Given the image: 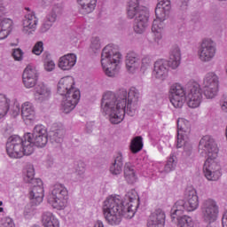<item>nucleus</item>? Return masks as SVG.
<instances>
[{"label":"nucleus","instance_id":"1","mask_svg":"<svg viewBox=\"0 0 227 227\" xmlns=\"http://www.w3.org/2000/svg\"><path fill=\"white\" fill-rule=\"evenodd\" d=\"M139 96L140 94L135 87L130 88L127 104V91L125 90L121 91V96L118 98L114 92L107 91L103 95L101 110L109 115V121L112 124L118 125L124 120L125 114L130 117L135 115Z\"/></svg>","mask_w":227,"mask_h":227},{"label":"nucleus","instance_id":"2","mask_svg":"<svg viewBox=\"0 0 227 227\" xmlns=\"http://www.w3.org/2000/svg\"><path fill=\"white\" fill-rule=\"evenodd\" d=\"M139 197L135 190L128 192L124 200L120 195H110L103 202L102 212L106 222L111 225H118L121 217L132 218L138 207Z\"/></svg>","mask_w":227,"mask_h":227},{"label":"nucleus","instance_id":"3","mask_svg":"<svg viewBox=\"0 0 227 227\" xmlns=\"http://www.w3.org/2000/svg\"><path fill=\"white\" fill-rule=\"evenodd\" d=\"M199 152L207 155L203 164V173L208 181H217L222 176L221 165L215 160L218 157L219 148L210 136H204L199 143Z\"/></svg>","mask_w":227,"mask_h":227},{"label":"nucleus","instance_id":"4","mask_svg":"<svg viewBox=\"0 0 227 227\" xmlns=\"http://www.w3.org/2000/svg\"><path fill=\"white\" fill-rule=\"evenodd\" d=\"M58 93L64 97L61 103L63 113L70 114L81 99V91L75 88L74 78L73 76L62 77L58 82Z\"/></svg>","mask_w":227,"mask_h":227},{"label":"nucleus","instance_id":"5","mask_svg":"<svg viewBox=\"0 0 227 227\" xmlns=\"http://www.w3.org/2000/svg\"><path fill=\"white\" fill-rule=\"evenodd\" d=\"M34 152L31 133L25 134L23 138L19 136L10 137L6 143V153L12 159H21L33 154Z\"/></svg>","mask_w":227,"mask_h":227},{"label":"nucleus","instance_id":"6","mask_svg":"<svg viewBox=\"0 0 227 227\" xmlns=\"http://www.w3.org/2000/svg\"><path fill=\"white\" fill-rule=\"evenodd\" d=\"M127 15L129 19H135L134 31L137 34H143L147 26L149 20V12L146 7H140L139 0H130L129 2Z\"/></svg>","mask_w":227,"mask_h":227},{"label":"nucleus","instance_id":"7","mask_svg":"<svg viewBox=\"0 0 227 227\" xmlns=\"http://www.w3.org/2000/svg\"><path fill=\"white\" fill-rule=\"evenodd\" d=\"M171 10L170 0H159L155 10L156 20L153 23L152 31L154 34V40L159 43L162 39L164 32V21Z\"/></svg>","mask_w":227,"mask_h":227},{"label":"nucleus","instance_id":"8","mask_svg":"<svg viewBox=\"0 0 227 227\" xmlns=\"http://www.w3.org/2000/svg\"><path fill=\"white\" fill-rule=\"evenodd\" d=\"M182 54L178 46H174L171 49L168 61L159 59L154 64V74L157 78L164 79L168 73V65L172 69L177 68L181 64Z\"/></svg>","mask_w":227,"mask_h":227},{"label":"nucleus","instance_id":"9","mask_svg":"<svg viewBox=\"0 0 227 227\" xmlns=\"http://www.w3.org/2000/svg\"><path fill=\"white\" fill-rule=\"evenodd\" d=\"M121 59V53L111 45L104 48L101 54V65L105 74L113 77L117 73V67Z\"/></svg>","mask_w":227,"mask_h":227},{"label":"nucleus","instance_id":"10","mask_svg":"<svg viewBox=\"0 0 227 227\" xmlns=\"http://www.w3.org/2000/svg\"><path fill=\"white\" fill-rule=\"evenodd\" d=\"M186 202L185 200H179L174 204L171 210L172 219H176V216L182 215L184 211L193 212L198 209L200 206L199 197L194 188L186 190Z\"/></svg>","mask_w":227,"mask_h":227},{"label":"nucleus","instance_id":"11","mask_svg":"<svg viewBox=\"0 0 227 227\" xmlns=\"http://www.w3.org/2000/svg\"><path fill=\"white\" fill-rule=\"evenodd\" d=\"M68 200V190L62 184H55L48 195V203L57 210L66 209Z\"/></svg>","mask_w":227,"mask_h":227},{"label":"nucleus","instance_id":"12","mask_svg":"<svg viewBox=\"0 0 227 227\" xmlns=\"http://www.w3.org/2000/svg\"><path fill=\"white\" fill-rule=\"evenodd\" d=\"M200 212L203 221L207 223V227H217L215 224L219 215V206L216 200L214 199H206L203 200Z\"/></svg>","mask_w":227,"mask_h":227},{"label":"nucleus","instance_id":"13","mask_svg":"<svg viewBox=\"0 0 227 227\" xmlns=\"http://www.w3.org/2000/svg\"><path fill=\"white\" fill-rule=\"evenodd\" d=\"M202 90L206 98H215L219 91V77L213 72L205 74L202 82Z\"/></svg>","mask_w":227,"mask_h":227},{"label":"nucleus","instance_id":"14","mask_svg":"<svg viewBox=\"0 0 227 227\" xmlns=\"http://www.w3.org/2000/svg\"><path fill=\"white\" fill-rule=\"evenodd\" d=\"M184 99H186L188 107H191L192 109L200 107L203 100V94L200 85L198 82H192L188 84V90L186 91Z\"/></svg>","mask_w":227,"mask_h":227},{"label":"nucleus","instance_id":"15","mask_svg":"<svg viewBox=\"0 0 227 227\" xmlns=\"http://www.w3.org/2000/svg\"><path fill=\"white\" fill-rule=\"evenodd\" d=\"M191 134V123L184 118L177 119V149L184 146V150L188 145L189 135Z\"/></svg>","mask_w":227,"mask_h":227},{"label":"nucleus","instance_id":"16","mask_svg":"<svg viewBox=\"0 0 227 227\" xmlns=\"http://www.w3.org/2000/svg\"><path fill=\"white\" fill-rule=\"evenodd\" d=\"M215 43L210 39H204L198 51L199 59L202 62H209L215 58Z\"/></svg>","mask_w":227,"mask_h":227},{"label":"nucleus","instance_id":"17","mask_svg":"<svg viewBox=\"0 0 227 227\" xmlns=\"http://www.w3.org/2000/svg\"><path fill=\"white\" fill-rule=\"evenodd\" d=\"M169 95H170V102L176 109H179L183 107L185 100V96L187 95L185 92L184 87L176 82L170 86L169 89Z\"/></svg>","mask_w":227,"mask_h":227},{"label":"nucleus","instance_id":"18","mask_svg":"<svg viewBox=\"0 0 227 227\" xmlns=\"http://www.w3.org/2000/svg\"><path fill=\"white\" fill-rule=\"evenodd\" d=\"M31 144L34 147L43 148L48 144V131L43 125H36L31 134Z\"/></svg>","mask_w":227,"mask_h":227},{"label":"nucleus","instance_id":"19","mask_svg":"<svg viewBox=\"0 0 227 227\" xmlns=\"http://www.w3.org/2000/svg\"><path fill=\"white\" fill-rule=\"evenodd\" d=\"M5 15V7L0 5V41L8 37L12 31V20L10 19H4Z\"/></svg>","mask_w":227,"mask_h":227},{"label":"nucleus","instance_id":"20","mask_svg":"<svg viewBox=\"0 0 227 227\" xmlns=\"http://www.w3.org/2000/svg\"><path fill=\"white\" fill-rule=\"evenodd\" d=\"M22 82L27 89L33 88L38 82V74L35 69L27 67L22 74Z\"/></svg>","mask_w":227,"mask_h":227},{"label":"nucleus","instance_id":"21","mask_svg":"<svg viewBox=\"0 0 227 227\" xmlns=\"http://www.w3.org/2000/svg\"><path fill=\"white\" fill-rule=\"evenodd\" d=\"M29 198L35 205H40L43 201L44 189L43 182L41 184H34L32 190L29 192Z\"/></svg>","mask_w":227,"mask_h":227},{"label":"nucleus","instance_id":"22","mask_svg":"<svg viewBox=\"0 0 227 227\" xmlns=\"http://www.w3.org/2000/svg\"><path fill=\"white\" fill-rule=\"evenodd\" d=\"M166 220L165 212L159 208L153 212L148 220L147 226L148 227H164Z\"/></svg>","mask_w":227,"mask_h":227},{"label":"nucleus","instance_id":"23","mask_svg":"<svg viewBox=\"0 0 227 227\" xmlns=\"http://www.w3.org/2000/svg\"><path fill=\"white\" fill-rule=\"evenodd\" d=\"M35 98L37 102H46L51 97V90L44 83H39L35 88Z\"/></svg>","mask_w":227,"mask_h":227},{"label":"nucleus","instance_id":"24","mask_svg":"<svg viewBox=\"0 0 227 227\" xmlns=\"http://www.w3.org/2000/svg\"><path fill=\"white\" fill-rule=\"evenodd\" d=\"M77 63V56L74 53H69L62 56L59 59V67L64 71L71 70Z\"/></svg>","mask_w":227,"mask_h":227},{"label":"nucleus","instance_id":"25","mask_svg":"<svg viewBox=\"0 0 227 227\" xmlns=\"http://www.w3.org/2000/svg\"><path fill=\"white\" fill-rule=\"evenodd\" d=\"M21 117L24 121H34L35 120V109L31 102L26 101L21 105Z\"/></svg>","mask_w":227,"mask_h":227},{"label":"nucleus","instance_id":"26","mask_svg":"<svg viewBox=\"0 0 227 227\" xmlns=\"http://www.w3.org/2000/svg\"><path fill=\"white\" fill-rule=\"evenodd\" d=\"M38 25V19L35 14H27L22 20V30L25 33L34 32Z\"/></svg>","mask_w":227,"mask_h":227},{"label":"nucleus","instance_id":"27","mask_svg":"<svg viewBox=\"0 0 227 227\" xmlns=\"http://www.w3.org/2000/svg\"><path fill=\"white\" fill-rule=\"evenodd\" d=\"M42 223L44 227H60L59 220L51 212L43 214Z\"/></svg>","mask_w":227,"mask_h":227},{"label":"nucleus","instance_id":"28","mask_svg":"<svg viewBox=\"0 0 227 227\" xmlns=\"http://www.w3.org/2000/svg\"><path fill=\"white\" fill-rule=\"evenodd\" d=\"M124 177L125 180L130 184H135L137 180L135 168L130 162H126L124 165Z\"/></svg>","mask_w":227,"mask_h":227},{"label":"nucleus","instance_id":"29","mask_svg":"<svg viewBox=\"0 0 227 227\" xmlns=\"http://www.w3.org/2000/svg\"><path fill=\"white\" fill-rule=\"evenodd\" d=\"M77 3L82 14H90L95 10L97 0H77Z\"/></svg>","mask_w":227,"mask_h":227},{"label":"nucleus","instance_id":"30","mask_svg":"<svg viewBox=\"0 0 227 227\" xmlns=\"http://www.w3.org/2000/svg\"><path fill=\"white\" fill-rule=\"evenodd\" d=\"M35 168L32 165H29L27 168V172L23 177V180L27 184H41L42 179L41 178H35Z\"/></svg>","mask_w":227,"mask_h":227},{"label":"nucleus","instance_id":"31","mask_svg":"<svg viewBox=\"0 0 227 227\" xmlns=\"http://www.w3.org/2000/svg\"><path fill=\"white\" fill-rule=\"evenodd\" d=\"M139 66V59L136 53H129L126 59V67L130 73H134Z\"/></svg>","mask_w":227,"mask_h":227},{"label":"nucleus","instance_id":"32","mask_svg":"<svg viewBox=\"0 0 227 227\" xmlns=\"http://www.w3.org/2000/svg\"><path fill=\"white\" fill-rule=\"evenodd\" d=\"M123 158L121 153H118L114 160V163L110 167V171L113 175H120L122 171Z\"/></svg>","mask_w":227,"mask_h":227},{"label":"nucleus","instance_id":"33","mask_svg":"<svg viewBox=\"0 0 227 227\" xmlns=\"http://www.w3.org/2000/svg\"><path fill=\"white\" fill-rule=\"evenodd\" d=\"M57 20V15L52 11L50 14H48L43 20V26L41 27L42 32H46L48 31L53 25L54 22H56Z\"/></svg>","mask_w":227,"mask_h":227},{"label":"nucleus","instance_id":"34","mask_svg":"<svg viewBox=\"0 0 227 227\" xmlns=\"http://www.w3.org/2000/svg\"><path fill=\"white\" fill-rule=\"evenodd\" d=\"M10 110V99L0 94V119L4 118Z\"/></svg>","mask_w":227,"mask_h":227},{"label":"nucleus","instance_id":"35","mask_svg":"<svg viewBox=\"0 0 227 227\" xmlns=\"http://www.w3.org/2000/svg\"><path fill=\"white\" fill-rule=\"evenodd\" d=\"M177 165V157L175 153H171L170 156L168 157L167 164L165 165L164 171L170 173L174 171Z\"/></svg>","mask_w":227,"mask_h":227},{"label":"nucleus","instance_id":"36","mask_svg":"<svg viewBox=\"0 0 227 227\" xmlns=\"http://www.w3.org/2000/svg\"><path fill=\"white\" fill-rule=\"evenodd\" d=\"M144 147L143 137L141 136H137L134 137L130 144V151L132 153H138Z\"/></svg>","mask_w":227,"mask_h":227},{"label":"nucleus","instance_id":"37","mask_svg":"<svg viewBox=\"0 0 227 227\" xmlns=\"http://www.w3.org/2000/svg\"><path fill=\"white\" fill-rule=\"evenodd\" d=\"M177 219V227H192V219L187 215H176Z\"/></svg>","mask_w":227,"mask_h":227},{"label":"nucleus","instance_id":"38","mask_svg":"<svg viewBox=\"0 0 227 227\" xmlns=\"http://www.w3.org/2000/svg\"><path fill=\"white\" fill-rule=\"evenodd\" d=\"M65 133L66 131L64 129H56V131H54V133L52 134V139L56 143H61V141H63Z\"/></svg>","mask_w":227,"mask_h":227},{"label":"nucleus","instance_id":"39","mask_svg":"<svg viewBox=\"0 0 227 227\" xmlns=\"http://www.w3.org/2000/svg\"><path fill=\"white\" fill-rule=\"evenodd\" d=\"M151 64H152V59H150V57L145 56V58H143L141 67H140L141 71L145 73L148 68H150Z\"/></svg>","mask_w":227,"mask_h":227},{"label":"nucleus","instance_id":"40","mask_svg":"<svg viewBox=\"0 0 227 227\" xmlns=\"http://www.w3.org/2000/svg\"><path fill=\"white\" fill-rule=\"evenodd\" d=\"M44 48H43V42H37L33 49H32V52L37 56L41 55L43 51Z\"/></svg>","mask_w":227,"mask_h":227},{"label":"nucleus","instance_id":"41","mask_svg":"<svg viewBox=\"0 0 227 227\" xmlns=\"http://www.w3.org/2000/svg\"><path fill=\"white\" fill-rule=\"evenodd\" d=\"M0 227H16L14 221L10 217L1 219Z\"/></svg>","mask_w":227,"mask_h":227},{"label":"nucleus","instance_id":"42","mask_svg":"<svg viewBox=\"0 0 227 227\" xmlns=\"http://www.w3.org/2000/svg\"><path fill=\"white\" fill-rule=\"evenodd\" d=\"M90 48L93 51H98L100 49V42L98 37H93L91 40Z\"/></svg>","mask_w":227,"mask_h":227},{"label":"nucleus","instance_id":"43","mask_svg":"<svg viewBox=\"0 0 227 227\" xmlns=\"http://www.w3.org/2000/svg\"><path fill=\"white\" fill-rule=\"evenodd\" d=\"M12 55L14 60L20 61L23 59V51L20 49H15Z\"/></svg>","mask_w":227,"mask_h":227},{"label":"nucleus","instance_id":"44","mask_svg":"<svg viewBox=\"0 0 227 227\" xmlns=\"http://www.w3.org/2000/svg\"><path fill=\"white\" fill-rule=\"evenodd\" d=\"M220 106L223 112L227 113V94H224L220 101Z\"/></svg>","mask_w":227,"mask_h":227},{"label":"nucleus","instance_id":"45","mask_svg":"<svg viewBox=\"0 0 227 227\" xmlns=\"http://www.w3.org/2000/svg\"><path fill=\"white\" fill-rule=\"evenodd\" d=\"M55 67H56V64L52 60H50L44 63V69L48 72L54 70Z\"/></svg>","mask_w":227,"mask_h":227},{"label":"nucleus","instance_id":"46","mask_svg":"<svg viewBox=\"0 0 227 227\" xmlns=\"http://www.w3.org/2000/svg\"><path fill=\"white\" fill-rule=\"evenodd\" d=\"M84 171H85L84 162H80L78 164V167L76 168V172L78 173V175H82L83 174Z\"/></svg>","mask_w":227,"mask_h":227},{"label":"nucleus","instance_id":"47","mask_svg":"<svg viewBox=\"0 0 227 227\" xmlns=\"http://www.w3.org/2000/svg\"><path fill=\"white\" fill-rule=\"evenodd\" d=\"M222 225L223 227H227V211L223 215Z\"/></svg>","mask_w":227,"mask_h":227},{"label":"nucleus","instance_id":"48","mask_svg":"<svg viewBox=\"0 0 227 227\" xmlns=\"http://www.w3.org/2000/svg\"><path fill=\"white\" fill-rule=\"evenodd\" d=\"M94 227H104V224H103L102 222L98 221V222L95 223Z\"/></svg>","mask_w":227,"mask_h":227},{"label":"nucleus","instance_id":"49","mask_svg":"<svg viewBox=\"0 0 227 227\" xmlns=\"http://www.w3.org/2000/svg\"><path fill=\"white\" fill-rule=\"evenodd\" d=\"M44 4H47V3H51L52 0H43Z\"/></svg>","mask_w":227,"mask_h":227},{"label":"nucleus","instance_id":"50","mask_svg":"<svg viewBox=\"0 0 227 227\" xmlns=\"http://www.w3.org/2000/svg\"><path fill=\"white\" fill-rule=\"evenodd\" d=\"M225 138H226V141H227V127H226V129H225Z\"/></svg>","mask_w":227,"mask_h":227},{"label":"nucleus","instance_id":"51","mask_svg":"<svg viewBox=\"0 0 227 227\" xmlns=\"http://www.w3.org/2000/svg\"><path fill=\"white\" fill-rule=\"evenodd\" d=\"M3 212H4V208L0 207V213H3Z\"/></svg>","mask_w":227,"mask_h":227},{"label":"nucleus","instance_id":"52","mask_svg":"<svg viewBox=\"0 0 227 227\" xmlns=\"http://www.w3.org/2000/svg\"><path fill=\"white\" fill-rule=\"evenodd\" d=\"M0 206H3V201L2 200H0Z\"/></svg>","mask_w":227,"mask_h":227},{"label":"nucleus","instance_id":"53","mask_svg":"<svg viewBox=\"0 0 227 227\" xmlns=\"http://www.w3.org/2000/svg\"><path fill=\"white\" fill-rule=\"evenodd\" d=\"M190 150H192V146H190Z\"/></svg>","mask_w":227,"mask_h":227},{"label":"nucleus","instance_id":"54","mask_svg":"<svg viewBox=\"0 0 227 227\" xmlns=\"http://www.w3.org/2000/svg\"><path fill=\"white\" fill-rule=\"evenodd\" d=\"M226 74H227V67H226Z\"/></svg>","mask_w":227,"mask_h":227}]
</instances>
